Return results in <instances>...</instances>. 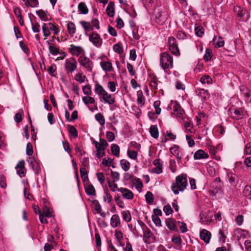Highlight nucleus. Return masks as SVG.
Returning <instances> with one entry per match:
<instances>
[{
	"label": "nucleus",
	"mask_w": 251,
	"mask_h": 251,
	"mask_svg": "<svg viewBox=\"0 0 251 251\" xmlns=\"http://www.w3.org/2000/svg\"><path fill=\"white\" fill-rule=\"evenodd\" d=\"M79 24L84 28L86 32L85 33H87V32L92 31L94 30L91 23L89 22L84 21H81L79 22Z\"/></svg>",
	"instance_id": "nucleus-33"
},
{
	"label": "nucleus",
	"mask_w": 251,
	"mask_h": 251,
	"mask_svg": "<svg viewBox=\"0 0 251 251\" xmlns=\"http://www.w3.org/2000/svg\"><path fill=\"white\" fill-rule=\"evenodd\" d=\"M100 66L102 70L105 72H110L114 71L112 63L109 61H102L100 62Z\"/></svg>",
	"instance_id": "nucleus-17"
},
{
	"label": "nucleus",
	"mask_w": 251,
	"mask_h": 251,
	"mask_svg": "<svg viewBox=\"0 0 251 251\" xmlns=\"http://www.w3.org/2000/svg\"><path fill=\"white\" fill-rule=\"evenodd\" d=\"M121 214L123 217V219L124 221L126 222H129L131 220V216L130 212L129 210L123 211L121 212Z\"/></svg>",
	"instance_id": "nucleus-41"
},
{
	"label": "nucleus",
	"mask_w": 251,
	"mask_h": 251,
	"mask_svg": "<svg viewBox=\"0 0 251 251\" xmlns=\"http://www.w3.org/2000/svg\"><path fill=\"white\" fill-rule=\"evenodd\" d=\"M95 118L96 120L99 122V123L101 125H104L105 123V119L104 116L100 113H99L95 115Z\"/></svg>",
	"instance_id": "nucleus-61"
},
{
	"label": "nucleus",
	"mask_w": 251,
	"mask_h": 251,
	"mask_svg": "<svg viewBox=\"0 0 251 251\" xmlns=\"http://www.w3.org/2000/svg\"><path fill=\"white\" fill-rule=\"evenodd\" d=\"M95 92L100 97L103 96L107 92L103 87L99 83L95 84Z\"/></svg>",
	"instance_id": "nucleus-31"
},
{
	"label": "nucleus",
	"mask_w": 251,
	"mask_h": 251,
	"mask_svg": "<svg viewBox=\"0 0 251 251\" xmlns=\"http://www.w3.org/2000/svg\"><path fill=\"white\" fill-rule=\"evenodd\" d=\"M67 29L69 34L71 36H73L76 31V27L75 24L72 22H69L67 24Z\"/></svg>",
	"instance_id": "nucleus-37"
},
{
	"label": "nucleus",
	"mask_w": 251,
	"mask_h": 251,
	"mask_svg": "<svg viewBox=\"0 0 251 251\" xmlns=\"http://www.w3.org/2000/svg\"><path fill=\"white\" fill-rule=\"evenodd\" d=\"M166 225L167 227L171 230H176V221L172 218H168L165 221Z\"/></svg>",
	"instance_id": "nucleus-24"
},
{
	"label": "nucleus",
	"mask_w": 251,
	"mask_h": 251,
	"mask_svg": "<svg viewBox=\"0 0 251 251\" xmlns=\"http://www.w3.org/2000/svg\"><path fill=\"white\" fill-rule=\"evenodd\" d=\"M48 25L50 28V31H53V34L55 35H56L59 33L60 30L57 25L52 23H48Z\"/></svg>",
	"instance_id": "nucleus-48"
},
{
	"label": "nucleus",
	"mask_w": 251,
	"mask_h": 251,
	"mask_svg": "<svg viewBox=\"0 0 251 251\" xmlns=\"http://www.w3.org/2000/svg\"><path fill=\"white\" fill-rule=\"evenodd\" d=\"M49 52L53 55H56L59 53V49L54 46L50 45L49 47Z\"/></svg>",
	"instance_id": "nucleus-60"
},
{
	"label": "nucleus",
	"mask_w": 251,
	"mask_h": 251,
	"mask_svg": "<svg viewBox=\"0 0 251 251\" xmlns=\"http://www.w3.org/2000/svg\"><path fill=\"white\" fill-rule=\"evenodd\" d=\"M120 165L122 168L126 172L128 171L130 168V163L126 159H122L120 161Z\"/></svg>",
	"instance_id": "nucleus-43"
},
{
	"label": "nucleus",
	"mask_w": 251,
	"mask_h": 251,
	"mask_svg": "<svg viewBox=\"0 0 251 251\" xmlns=\"http://www.w3.org/2000/svg\"><path fill=\"white\" fill-rule=\"evenodd\" d=\"M77 63L75 58L71 57L65 60L64 68L66 72L69 73H73L77 69Z\"/></svg>",
	"instance_id": "nucleus-4"
},
{
	"label": "nucleus",
	"mask_w": 251,
	"mask_h": 251,
	"mask_svg": "<svg viewBox=\"0 0 251 251\" xmlns=\"http://www.w3.org/2000/svg\"><path fill=\"white\" fill-rule=\"evenodd\" d=\"M86 78V76L83 75L82 73H78L75 75V79L76 81L80 83H82L84 82Z\"/></svg>",
	"instance_id": "nucleus-58"
},
{
	"label": "nucleus",
	"mask_w": 251,
	"mask_h": 251,
	"mask_svg": "<svg viewBox=\"0 0 251 251\" xmlns=\"http://www.w3.org/2000/svg\"><path fill=\"white\" fill-rule=\"evenodd\" d=\"M173 58L167 52H162L160 54V65L165 71L167 69L173 67Z\"/></svg>",
	"instance_id": "nucleus-2"
},
{
	"label": "nucleus",
	"mask_w": 251,
	"mask_h": 251,
	"mask_svg": "<svg viewBox=\"0 0 251 251\" xmlns=\"http://www.w3.org/2000/svg\"><path fill=\"white\" fill-rule=\"evenodd\" d=\"M145 6L149 8H154L157 5V0H142Z\"/></svg>",
	"instance_id": "nucleus-36"
},
{
	"label": "nucleus",
	"mask_w": 251,
	"mask_h": 251,
	"mask_svg": "<svg viewBox=\"0 0 251 251\" xmlns=\"http://www.w3.org/2000/svg\"><path fill=\"white\" fill-rule=\"evenodd\" d=\"M82 100L86 105H87L89 103L94 104L95 102L94 98L90 96H86L83 97Z\"/></svg>",
	"instance_id": "nucleus-56"
},
{
	"label": "nucleus",
	"mask_w": 251,
	"mask_h": 251,
	"mask_svg": "<svg viewBox=\"0 0 251 251\" xmlns=\"http://www.w3.org/2000/svg\"><path fill=\"white\" fill-rule=\"evenodd\" d=\"M153 164L155 167L152 169V172L157 174H159L162 172V164L161 159H155L153 161Z\"/></svg>",
	"instance_id": "nucleus-19"
},
{
	"label": "nucleus",
	"mask_w": 251,
	"mask_h": 251,
	"mask_svg": "<svg viewBox=\"0 0 251 251\" xmlns=\"http://www.w3.org/2000/svg\"><path fill=\"white\" fill-rule=\"evenodd\" d=\"M170 151L171 154L176 157L178 163H180L185 154L184 150L180 149L178 145H174L170 149Z\"/></svg>",
	"instance_id": "nucleus-9"
},
{
	"label": "nucleus",
	"mask_w": 251,
	"mask_h": 251,
	"mask_svg": "<svg viewBox=\"0 0 251 251\" xmlns=\"http://www.w3.org/2000/svg\"><path fill=\"white\" fill-rule=\"evenodd\" d=\"M42 28L44 37H47L50 35V28L48 24L44 23L42 25Z\"/></svg>",
	"instance_id": "nucleus-46"
},
{
	"label": "nucleus",
	"mask_w": 251,
	"mask_h": 251,
	"mask_svg": "<svg viewBox=\"0 0 251 251\" xmlns=\"http://www.w3.org/2000/svg\"><path fill=\"white\" fill-rule=\"evenodd\" d=\"M69 132L70 134L72 135L74 138H76L78 136V132L75 127L73 126H69Z\"/></svg>",
	"instance_id": "nucleus-57"
},
{
	"label": "nucleus",
	"mask_w": 251,
	"mask_h": 251,
	"mask_svg": "<svg viewBox=\"0 0 251 251\" xmlns=\"http://www.w3.org/2000/svg\"><path fill=\"white\" fill-rule=\"evenodd\" d=\"M243 195L246 199L251 200V186L247 185L243 190Z\"/></svg>",
	"instance_id": "nucleus-29"
},
{
	"label": "nucleus",
	"mask_w": 251,
	"mask_h": 251,
	"mask_svg": "<svg viewBox=\"0 0 251 251\" xmlns=\"http://www.w3.org/2000/svg\"><path fill=\"white\" fill-rule=\"evenodd\" d=\"M200 236L201 240L206 244H208L209 243L211 239V234L207 230L203 229L200 232Z\"/></svg>",
	"instance_id": "nucleus-18"
},
{
	"label": "nucleus",
	"mask_w": 251,
	"mask_h": 251,
	"mask_svg": "<svg viewBox=\"0 0 251 251\" xmlns=\"http://www.w3.org/2000/svg\"><path fill=\"white\" fill-rule=\"evenodd\" d=\"M152 236H153V234L151 233V230L146 227V229L145 230H144L143 231L144 239H146V240L149 239V238L151 237ZM145 242L147 243V242L146 240H145Z\"/></svg>",
	"instance_id": "nucleus-53"
},
{
	"label": "nucleus",
	"mask_w": 251,
	"mask_h": 251,
	"mask_svg": "<svg viewBox=\"0 0 251 251\" xmlns=\"http://www.w3.org/2000/svg\"><path fill=\"white\" fill-rule=\"evenodd\" d=\"M187 186V176L182 174L176 177L175 181L172 183L171 189L174 194L178 195L180 192H183Z\"/></svg>",
	"instance_id": "nucleus-1"
},
{
	"label": "nucleus",
	"mask_w": 251,
	"mask_h": 251,
	"mask_svg": "<svg viewBox=\"0 0 251 251\" xmlns=\"http://www.w3.org/2000/svg\"><path fill=\"white\" fill-rule=\"evenodd\" d=\"M216 38L213 39L214 45L216 48H221L224 46L225 41L222 37H219L218 40L216 42Z\"/></svg>",
	"instance_id": "nucleus-51"
},
{
	"label": "nucleus",
	"mask_w": 251,
	"mask_h": 251,
	"mask_svg": "<svg viewBox=\"0 0 251 251\" xmlns=\"http://www.w3.org/2000/svg\"><path fill=\"white\" fill-rule=\"evenodd\" d=\"M202 84L210 85L213 83L212 78L207 75H204L201 76L200 80Z\"/></svg>",
	"instance_id": "nucleus-28"
},
{
	"label": "nucleus",
	"mask_w": 251,
	"mask_h": 251,
	"mask_svg": "<svg viewBox=\"0 0 251 251\" xmlns=\"http://www.w3.org/2000/svg\"><path fill=\"white\" fill-rule=\"evenodd\" d=\"M168 44L169 49L172 54L176 56L180 54V50L178 48V43L176 39L174 37H169L168 40Z\"/></svg>",
	"instance_id": "nucleus-5"
},
{
	"label": "nucleus",
	"mask_w": 251,
	"mask_h": 251,
	"mask_svg": "<svg viewBox=\"0 0 251 251\" xmlns=\"http://www.w3.org/2000/svg\"><path fill=\"white\" fill-rule=\"evenodd\" d=\"M228 114L232 119L235 120L242 119L243 117V111L240 108H230L228 111Z\"/></svg>",
	"instance_id": "nucleus-12"
},
{
	"label": "nucleus",
	"mask_w": 251,
	"mask_h": 251,
	"mask_svg": "<svg viewBox=\"0 0 251 251\" xmlns=\"http://www.w3.org/2000/svg\"><path fill=\"white\" fill-rule=\"evenodd\" d=\"M36 13L42 21L46 22L49 20V15L48 14L47 11L40 9L36 11Z\"/></svg>",
	"instance_id": "nucleus-25"
},
{
	"label": "nucleus",
	"mask_w": 251,
	"mask_h": 251,
	"mask_svg": "<svg viewBox=\"0 0 251 251\" xmlns=\"http://www.w3.org/2000/svg\"><path fill=\"white\" fill-rule=\"evenodd\" d=\"M35 174H39L41 171V164L33 157H29L27 160Z\"/></svg>",
	"instance_id": "nucleus-10"
},
{
	"label": "nucleus",
	"mask_w": 251,
	"mask_h": 251,
	"mask_svg": "<svg viewBox=\"0 0 251 251\" xmlns=\"http://www.w3.org/2000/svg\"><path fill=\"white\" fill-rule=\"evenodd\" d=\"M195 34L199 37H202L204 34V29L201 26H198L195 28Z\"/></svg>",
	"instance_id": "nucleus-62"
},
{
	"label": "nucleus",
	"mask_w": 251,
	"mask_h": 251,
	"mask_svg": "<svg viewBox=\"0 0 251 251\" xmlns=\"http://www.w3.org/2000/svg\"><path fill=\"white\" fill-rule=\"evenodd\" d=\"M107 182L108 183V187L112 192H114L116 190L118 191V189H119V188L118 187L117 184L115 183V181L108 180Z\"/></svg>",
	"instance_id": "nucleus-52"
},
{
	"label": "nucleus",
	"mask_w": 251,
	"mask_h": 251,
	"mask_svg": "<svg viewBox=\"0 0 251 251\" xmlns=\"http://www.w3.org/2000/svg\"><path fill=\"white\" fill-rule=\"evenodd\" d=\"M23 114V110L22 109H20L19 110V111L15 115L14 120H15V121L17 123H20L22 121V120H23V117H22Z\"/></svg>",
	"instance_id": "nucleus-63"
},
{
	"label": "nucleus",
	"mask_w": 251,
	"mask_h": 251,
	"mask_svg": "<svg viewBox=\"0 0 251 251\" xmlns=\"http://www.w3.org/2000/svg\"><path fill=\"white\" fill-rule=\"evenodd\" d=\"M195 92L197 96L201 98L202 100L208 99L210 96L208 90L202 88H197L195 89Z\"/></svg>",
	"instance_id": "nucleus-15"
},
{
	"label": "nucleus",
	"mask_w": 251,
	"mask_h": 251,
	"mask_svg": "<svg viewBox=\"0 0 251 251\" xmlns=\"http://www.w3.org/2000/svg\"><path fill=\"white\" fill-rule=\"evenodd\" d=\"M86 193L89 196H96V193L94 186L89 183H86L84 185Z\"/></svg>",
	"instance_id": "nucleus-21"
},
{
	"label": "nucleus",
	"mask_w": 251,
	"mask_h": 251,
	"mask_svg": "<svg viewBox=\"0 0 251 251\" xmlns=\"http://www.w3.org/2000/svg\"><path fill=\"white\" fill-rule=\"evenodd\" d=\"M113 48L114 51L119 54H122L124 51L122 43L120 42L115 44Z\"/></svg>",
	"instance_id": "nucleus-47"
},
{
	"label": "nucleus",
	"mask_w": 251,
	"mask_h": 251,
	"mask_svg": "<svg viewBox=\"0 0 251 251\" xmlns=\"http://www.w3.org/2000/svg\"><path fill=\"white\" fill-rule=\"evenodd\" d=\"M118 191L120 192L123 198L126 200H131L134 198L133 193L126 188L120 187L118 189Z\"/></svg>",
	"instance_id": "nucleus-14"
},
{
	"label": "nucleus",
	"mask_w": 251,
	"mask_h": 251,
	"mask_svg": "<svg viewBox=\"0 0 251 251\" xmlns=\"http://www.w3.org/2000/svg\"><path fill=\"white\" fill-rule=\"evenodd\" d=\"M69 51L72 55L77 57L85 54V50L81 47L76 46L73 44L70 45V47L69 48Z\"/></svg>",
	"instance_id": "nucleus-11"
},
{
	"label": "nucleus",
	"mask_w": 251,
	"mask_h": 251,
	"mask_svg": "<svg viewBox=\"0 0 251 251\" xmlns=\"http://www.w3.org/2000/svg\"><path fill=\"white\" fill-rule=\"evenodd\" d=\"M212 57V52L211 50L207 49L203 56V59L206 61L210 60Z\"/></svg>",
	"instance_id": "nucleus-55"
},
{
	"label": "nucleus",
	"mask_w": 251,
	"mask_h": 251,
	"mask_svg": "<svg viewBox=\"0 0 251 251\" xmlns=\"http://www.w3.org/2000/svg\"><path fill=\"white\" fill-rule=\"evenodd\" d=\"M234 12L237 15L241 21H246L250 18V15L248 11L240 6H236L234 7Z\"/></svg>",
	"instance_id": "nucleus-6"
},
{
	"label": "nucleus",
	"mask_w": 251,
	"mask_h": 251,
	"mask_svg": "<svg viewBox=\"0 0 251 251\" xmlns=\"http://www.w3.org/2000/svg\"><path fill=\"white\" fill-rule=\"evenodd\" d=\"M150 133L152 137L157 139L159 136V132L156 125H151L150 128Z\"/></svg>",
	"instance_id": "nucleus-32"
},
{
	"label": "nucleus",
	"mask_w": 251,
	"mask_h": 251,
	"mask_svg": "<svg viewBox=\"0 0 251 251\" xmlns=\"http://www.w3.org/2000/svg\"><path fill=\"white\" fill-rule=\"evenodd\" d=\"M117 84L114 81H109L107 83V87L111 92H114L116 90Z\"/></svg>",
	"instance_id": "nucleus-64"
},
{
	"label": "nucleus",
	"mask_w": 251,
	"mask_h": 251,
	"mask_svg": "<svg viewBox=\"0 0 251 251\" xmlns=\"http://www.w3.org/2000/svg\"><path fill=\"white\" fill-rule=\"evenodd\" d=\"M78 62L81 67L84 68L87 72L92 73L94 67V62L89 57L85 55H80Z\"/></svg>",
	"instance_id": "nucleus-3"
},
{
	"label": "nucleus",
	"mask_w": 251,
	"mask_h": 251,
	"mask_svg": "<svg viewBox=\"0 0 251 251\" xmlns=\"http://www.w3.org/2000/svg\"><path fill=\"white\" fill-rule=\"evenodd\" d=\"M146 201L148 203L151 204L154 201V197L152 193L148 191L145 196Z\"/></svg>",
	"instance_id": "nucleus-50"
},
{
	"label": "nucleus",
	"mask_w": 251,
	"mask_h": 251,
	"mask_svg": "<svg viewBox=\"0 0 251 251\" xmlns=\"http://www.w3.org/2000/svg\"><path fill=\"white\" fill-rule=\"evenodd\" d=\"M108 146V144L105 140L100 138V143H99V145L97 146L98 148L102 149V151H104Z\"/></svg>",
	"instance_id": "nucleus-49"
},
{
	"label": "nucleus",
	"mask_w": 251,
	"mask_h": 251,
	"mask_svg": "<svg viewBox=\"0 0 251 251\" xmlns=\"http://www.w3.org/2000/svg\"><path fill=\"white\" fill-rule=\"evenodd\" d=\"M114 3L113 1H110L106 9L107 14L110 17H113L114 15Z\"/></svg>",
	"instance_id": "nucleus-30"
},
{
	"label": "nucleus",
	"mask_w": 251,
	"mask_h": 251,
	"mask_svg": "<svg viewBox=\"0 0 251 251\" xmlns=\"http://www.w3.org/2000/svg\"><path fill=\"white\" fill-rule=\"evenodd\" d=\"M137 102L140 106L142 107L145 102V98L143 96V92L141 90H139L137 92Z\"/></svg>",
	"instance_id": "nucleus-26"
},
{
	"label": "nucleus",
	"mask_w": 251,
	"mask_h": 251,
	"mask_svg": "<svg viewBox=\"0 0 251 251\" xmlns=\"http://www.w3.org/2000/svg\"><path fill=\"white\" fill-rule=\"evenodd\" d=\"M80 173L81 177L82 179L84 185H85L86 183H89V180L88 176V172L85 168H80Z\"/></svg>",
	"instance_id": "nucleus-27"
},
{
	"label": "nucleus",
	"mask_w": 251,
	"mask_h": 251,
	"mask_svg": "<svg viewBox=\"0 0 251 251\" xmlns=\"http://www.w3.org/2000/svg\"><path fill=\"white\" fill-rule=\"evenodd\" d=\"M121 220L118 215L114 214L112 215L110 219V225L113 227L115 228L120 225Z\"/></svg>",
	"instance_id": "nucleus-23"
},
{
	"label": "nucleus",
	"mask_w": 251,
	"mask_h": 251,
	"mask_svg": "<svg viewBox=\"0 0 251 251\" xmlns=\"http://www.w3.org/2000/svg\"><path fill=\"white\" fill-rule=\"evenodd\" d=\"M168 108L173 109L176 116L178 117H182L184 113L183 109L176 100H171L170 106Z\"/></svg>",
	"instance_id": "nucleus-8"
},
{
	"label": "nucleus",
	"mask_w": 251,
	"mask_h": 251,
	"mask_svg": "<svg viewBox=\"0 0 251 251\" xmlns=\"http://www.w3.org/2000/svg\"><path fill=\"white\" fill-rule=\"evenodd\" d=\"M184 126L186 128V133H195V130L193 127L192 124L190 122H186L184 124Z\"/></svg>",
	"instance_id": "nucleus-45"
},
{
	"label": "nucleus",
	"mask_w": 251,
	"mask_h": 251,
	"mask_svg": "<svg viewBox=\"0 0 251 251\" xmlns=\"http://www.w3.org/2000/svg\"><path fill=\"white\" fill-rule=\"evenodd\" d=\"M78 10L80 12V13L82 14H86L88 13L89 11L87 5L83 2H81L78 4Z\"/></svg>",
	"instance_id": "nucleus-35"
},
{
	"label": "nucleus",
	"mask_w": 251,
	"mask_h": 251,
	"mask_svg": "<svg viewBox=\"0 0 251 251\" xmlns=\"http://www.w3.org/2000/svg\"><path fill=\"white\" fill-rule=\"evenodd\" d=\"M168 18L167 14L164 12H159L155 18V22L159 25H162L167 21Z\"/></svg>",
	"instance_id": "nucleus-16"
},
{
	"label": "nucleus",
	"mask_w": 251,
	"mask_h": 251,
	"mask_svg": "<svg viewBox=\"0 0 251 251\" xmlns=\"http://www.w3.org/2000/svg\"><path fill=\"white\" fill-rule=\"evenodd\" d=\"M43 209L44 212L42 213V214H44L45 216L47 217V218H51L53 216L52 211L51 210L50 208L47 205V204L44 205Z\"/></svg>",
	"instance_id": "nucleus-39"
},
{
	"label": "nucleus",
	"mask_w": 251,
	"mask_h": 251,
	"mask_svg": "<svg viewBox=\"0 0 251 251\" xmlns=\"http://www.w3.org/2000/svg\"><path fill=\"white\" fill-rule=\"evenodd\" d=\"M89 37V40L94 46L100 48L102 45V40L100 35L96 32H92L91 34L85 33Z\"/></svg>",
	"instance_id": "nucleus-7"
},
{
	"label": "nucleus",
	"mask_w": 251,
	"mask_h": 251,
	"mask_svg": "<svg viewBox=\"0 0 251 251\" xmlns=\"http://www.w3.org/2000/svg\"><path fill=\"white\" fill-rule=\"evenodd\" d=\"M100 101H103L104 103H107L109 105H113L116 101L115 96L107 92L103 96L99 98Z\"/></svg>",
	"instance_id": "nucleus-13"
},
{
	"label": "nucleus",
	"mask_w": 251,
	"mask_h": 251,
	"mask_svg": "<svg viewBox=\"0 0 251 251\" xmlns=\"http://www.w3.org/2000/svg\"><path fill=\"white\" fill-rule=\"evenodd\" d=\"M138 151H132L128 149L127 151V155L129 158L133 160H137L138 157Z\"/></svg>",
	"instance_id": "nucleus-44"
},
{
	"label": "nucleus",
	"mask_w": 251,
	"mask_h": 251,
	"mask_svg": "<svg viewBox=\"0 0 251 251\" xmlns=\"http://www.w3.org/2000/svg\"><path fill=\"white\" fill-rule=\"evenodd\" d=\"M208 154L202 150H199L194 154V158L195 160L206 159L208 157Z\"/></svg>",
	"instance_id": "nucleus-22"
},
{
	"label": "nucleus",
	"mask_w": 251,
	"mask_h": 251,
	"mask_svg": "<svg viewBox=\"0 0 251 251\" xmlns=\"http://www.w3.org/2000/svg\"><path fill=\"white\" fill-rule=\"evenodd\" d=\"M103 200L105 202H107L108 203L111 202L112 201V197L107 190L104 191Z\"/></svg>",
	"instance_id": "nucleus-59"
},
{
	"label": "nucleus",
	"mask_w": 251,
	"mask_h": 251,
	"mask_svg": "<svg viewBox=\"0 0 251 251\" xmlns=\"http://www.w3.org/2000/svg\"><path fill=\"white\" fill-rule=\"evenodd\" d=\"M227 179L229 184L233 187H236L238 183V179L237 176L232 173H228L227 174Z\"/></svg>",
	"instance_id": "nucleus-20"
},
{
	"label": "nucleus",
	"mask_w": 251,
	"mask_h": 251,
	"mask_svg": "<svg viewBox=\"0 0 251 251\" xmlns=\"http://www.w3.org/2000/svg\"><path fill=\"white\" fill-rule=\"evenodd\" d=\"M111 150L113 154L116 156H119L120 154V147L118 145L113 144L111 146Z\"/></svg>",
	"instance_id": "nucleus-42"
},
{
	"label": "nucleus",
	"mask_w": 251,
	"mask_h": 251,
	"mask_svg": "<svg viewBox=\"0 0 251 251\" xmlns=\"http://www.w3.org/2000/svg\"><path fill=\"white\" fill-rule=\"evenodd\" d=\"M114 200L116 204L121 208H125V204L120 194H116L114 196Z\"/></svg>",
	"instance_id": "nucleus-34"
},
{
	"label": "nucleus",
	"mask_w": 251,
	"mask_h": 251,
	"mask_svg": "<svg viewBox=\"0 0 251 251\" xmlns=\"http://www.w3.org/2000/svg\"><path fill=\"white\" fill-rule=\"evenodd\" d=\"M161 102L160 100H155L153 103V107L155 110V114L159 115L161 111V109L160 107Z\"/></svg>",
	"instance_id": "nucleus-54"
},
{
	"label": "nucleus",
	"mask_w": 251,
	"mask_h": 251,
	"mask_svg": "<svg viewBox=\"0 0 251 251\" xmlns=\"http://www.w3.org/2000/svg\"><path fill=\"white\" fill-rule=\"evenodd\" d=\"M189 36V34H186L182 30H178L176 34V37L178 40H186L188 39Z\"/></svg>",
	"instance_id": "nucleus-38"
},
{
	"label": "nucleus",
	"mask_w": 251,
	"mask_h": 251,
	"mask_svg": "<svg viewBox=\"0 0 251 251\" xmlns=\"http://www.w3.org/2000/svg\"><path fill=\"white\" fill-rule=\"evenodd\" d=\"M56 66L54 64H51L48 69V73L52 77H56Z\"/></svg>",
	"instance_id": "nucleus-40"
}]
</instances>
